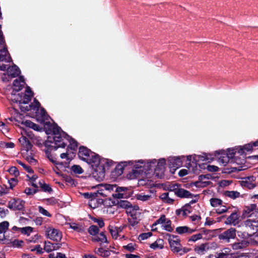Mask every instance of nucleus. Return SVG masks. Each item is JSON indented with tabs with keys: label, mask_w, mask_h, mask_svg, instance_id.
Returning a JSON list of instances; mask_svg holds the SVG:
<instances>
[{
	"label": "nucleus",
	"mask_w": 258,
	"mask_h": 258,
	"mask_svg": "<svg viewBox=\"0 0 258 258\" xmlns=\"http://www.w3.org/2000/svg\"><path fill=\"white\" fill-rule=\"evenodd\" d=\"M26 84L23 76H20L18 79L14 81L13 86V90L10 96V99L14 102L19 103L20 108L22 111L30 110L31 106L23 107L22 104H27L31 101L33 96V92L29 86H27L25 93H18L16 94L14 92H19L21 90Z\"/></svg>",
	"instance_id": "nucleus-1"
},
{
	"label": "nucleus",
	"mask_w": 258,
	"mask_h": 258,
	"mask_svg": "<svg viewBox=\"0 0 258 258\" xmlns=\"http://www.w3.org/2000/svg\"><path fill=\"white\" fill-rule=\"evenodd\" d=\"M49 132L52 133L53 137H48L45 146L47 148H52L54 150H56L58 148H64L67 145L64 140H69L70 136L56 124H51L46 133L49 134Z\"/></svg>",
	"instance_id": "nucleus-2"
},
{
	"label": "nucleus",
	"mask_w": 258,
	"mask_h": 258,
	"mask_svg": "<svg viewBox=\"0 0 258 258\" xmlns=\"http://www.w3.org/2000/svg\"><path fill=\"white\" fill-rule=\"evenodd\" d=\"M257 236V234L254 233L252 235H250L243 232L241 234V237L243 239L241 240H238L237 242L233 243L232 244V247L234 250H240L245 248L249 245L251 239V237Z\"/></svg>",
	"instance_id": "nucleus-3"
},
{
	"label": "nucleus",
	"mask_w": 258,
	"mask_h": 258,
	"mask_svg": "<svg viewBox=\"0 0 258 258\" xmlns=\"http://www.w3.org/2000/svg\"><path fill=\"white\" fill-rule=\"evenodd\" d=\"M0 61L10 62L12 59L8 50L4 36L0 38Z\"/></svg>",
	"instance_id": "nucleus-4"
},
{
	"label": "nucleus",
	"mask_w": 258,
	"mask_h": 258,
	"mask_svg": "<svg viewBox=\"0 0 258 258\" xmlns=\"http://www.w3.org/2000/svg\"><path fill=\"white\" fill-rule=\"evenodd\" d=\"M45 235L47 238L56 242L61 240L62 233L59 230L54 228L52 227H45Z\"/></svg>",
	"instance_id": "nucleus-5"
},
{
	"label": "nucleus",
	"mask_w": 258,
	"mask_h": 258,
	"mask_svg": "<svg viewBox=\"0 0 258 258\" xmlns=\"http://www.w3.org/2000/svg\"><path fill=\"white\" fill-rule=\"evenodd\" d=\"M168 242L170 244L171 250L173 252H178L182 249V245L180 244V241L177 236L168 234Z\"/></svg>",
	"instance_id": "nucleus-6"
},
{
	"label": "nucleus",
	"mask_w": 258,
	"mask_h": 258,
	"mask_svg": "<svg viewBox=\"0 0 258 258\" xmlns=\"http://www.w3.org/2000/svg\"><path fill=\"white\" fill-rule=\"evenodd\" d=\"M236 230L234 228L228 229L218 235L220 240L229 242L231 239H234L236 236Z\"/></svg>",
	"instance_id": "nucleus-7"
},
{
	"label": "nucleus",
	"mask_w": 258,
	"mask_h": 258,
	"mask_svg": "<svg viewBox=\"0 0 258 258\" xmlns=\"http://www.w3.org/2000/svg\"><path fill=\"white\" fill-rule=\"evenodd\" d=\"M25 202L20 199H13L9 201L8 207L14 211H23Z\"/></svg>",
	"instance_id": "nucleus-8"
},
{
	"label": "nucleus",
	"mask_w": 258,
	"mask_h": 258,
	"mask_svg": "<svg viewBox=\"0 0 258 258\" xmlns=\"http://www.w3.org/2000/svg\"><path fill=\"white\" fill-rule=\"evenodd\" d=\"M165 160L164 159H160L159 160L156 167L154 169V174L158 178H161L165 171Z\"/></svg>",
	"instance_id": "nucleus-9"
},
{
	"label": "nucleus",
	"mask_w": 258,
	"mask_h": 258,
	"mask_svg": "<svg viewBox=\"0 0 258 258\" xmlns=\"http://www.w3.org/2000/svg\"><path fill=\"white\" fill-rule=\"evenodd\" d=\"M89 160H86V162L89 164L91 165L93 168L98 167L99 165L102 162L105 161V160H101L99 155L92 152L90 153Z\"/></svg>",
	"instance_id": "nucleus-10"
},
{
	"label": "nucleus",
	"mask_w": 258,
	"mask_h": 258,
	"mask_svg": "<svg viewBox=\"0 0 258 258\" xmlns=\"http://www.w3.org/2000/svg\"><path fill=\"white\" fill-rule=\"evenodd\" d=\"M107 196V194L103 192L98 191L96 194V196L94 197L89 202V206L95 209L98 207L103 204V201L102 199L99 198V196Z\"/></svg>",
	"instance_id": "nucleus-11"
},
{
	"label": "nucleus",
	"mask_w": 258,
	"mask_h": 258,
	"mask_svg": "<svg viewBox=\"0 0 258 258\" xmlns=\"http://www.w3.org/2000/svg\"><path fill=\"white\" fill-rule=\"evenodd\" d=\"M182 158L180 157H170L168 159V165L170 168L176 169L182 165Z\"/></svg>",
	"instance_id": "nucleus-12"
},
{
	"label": "nucleus",
	"mask_w": 258,
	"mask_h": 258,
	"mask_svg": "<svg viewBox=\"0 0 258 258\" xmlns=\"http://www.w3.org/2000/svg\"><path fill=\"white\" fill-rule=\"evenodd\" d=\"M255 180V177L253 176L245 177L242 181L241 184L248 189H253L256 186V184L254 183Z\"/></svg>",
	"instance_id": "nucleus-13"
},
{
	"label": "nucleus",
	"mask_w": 258,
	"mask_h": 258,
	"mask_svg": "<svg viewBox=\"0 0 258 258\" xmlns=\"http://www.w3.org/2000/svg\"><path fill=\"white\" fill-rule=\"evenodd\" d=\"M239 215L236 212H233L228 216L225 222L227 225L236 226L239 223Z\"/></svg>",
	"instance_id": "nucleus-14"
},
{
	"label": "nucleus",
	"mask_w": 258,
	"mask_h": 258,
	"mask_svg": "<svg viewBox=\"0 0 258 258\" xmlns=\"http://www.w3.org/2000/svg\"><path fill=\"white\" fill-rule=\"evenodd\" d=\"M92 152V151L86 147L82 146L79 148L78 155L80 159L86 161V160H89L88 158L89 157L90 153Z\"/></svg>",
	"instance_id": "nucleus-15"
},
{
	"label": "nucleus",
	"mask_w": 258,
	"mask_h": 258,
	"mask_svg": "<svg viewBox=\"0 0 258 258\" xmlns=\"http://www.w3.org/2000/svg\"><path fill=\"white\" fill-rule=\"evenodd\" d=\"M7 74L11 78H15L19 76L21 71L18 66L15 64L10 66L7 68Z\"/></svg>",
	"instance_id": "nucleus-16"
},
{
	"label": "nucleus",
	"mask_w": 258,
	"mask_h": 258,
	"mask_svg": "<svg viewBox=\"0 0 258 258\" xmlns=\"http://www.w3.org/2000/svg\"><path fill=\"white\" fill-rule=\"evenodd\" d=\"M210 248L209 243H202L199 245L195 246V251L199 254H204Z\"/></svg>",
	"instance_id": "nucleus-17"
},
{
	"label": "nucleus",
	"mask_w": 258,
	"mask_h": 258,
	"mask_svg": "<svg viewBox=\"0 0 258 258\" xmlns=\"http://www.w3.org/2000/svg\"><path fill=\"white\" fill-rule=\"evenodd\" d=\"M175 195L181 198H192V194L188 190L179 188L176 190Z\"/></svg>",
	"instance_id": "nucleus-18"
},
{
	"label": "nucleus",
	"mask_w": 258,
	"mask_h": 258,
	"mask_svg": "<svg viewBox=\"0 0 258 258\" xmlns=\"http://www.w3.org/2000/svg\"><path fill=\"white\" fill-rule=\"evenodd\" d=\"M19 141L23 146L24 150L26 152H28L31 149L32 144L28 138L25 137H23L19 139Z\"/></svg>",
	"instance_id": "nucleus-19"
},
{
	"label": "nucleus",
	"mask_w": 258,
	"mask_h": 258,
	"mask_svg": "<svg viewBox=\"0 0 258 258\" xmlns=\"http://www.w3.org/2000/svg\"><path fill=\"white\" fill-rule=\"evenodd\" d=\"M224 194L226 197H229L233 200H235L239 197H242V196L240 195V192L237 191L226 190L224 191Z\"/></svg>",
	"instance_id": "nucleus-20"
},
{
	"label": "nucleus",
	"mask_w": 258,
	"mask_h": 258,
	"mask_svg": "<svg viewBox=\"0 0 258 258\" xmlns=\"http://www.w3.org/2000/svg\"><path fill=\"white\" fill-rule=\"evenodd\" d=\"M253 149L252 144H247L243 146V147H238V151L237 153L240 154V155H243L245 154V151H250L252 150Z\"/></svg>",
	"instance_id": "nucleus-21"
},
{
	"label": "nucleus",
	"mask_w": 258,
	"mask_h": 258,
	"mask_svg": "<svg viewBox=\"0 0 258 258\" xmlns=\"http://www.w3.org/2000/svg\"><path fill=\"white\" fill-rule=\"evenodd\" d=\"M92 241L94 242H100L101 243H108L107 237L104 232H101L99 235L92 238Z\"/></svg>",
	"instance_id": "nucleus-22"
},
{
	"label": "nucleus",
	"mask_w": 258,
	"mask_h": 258,
	"mask_svg": "<svg viewBox=\"0 0 258 258\" xmlns=\"http://www.w3.org/2000/svg\"><path fill=\"white\" fill-rule=\"evenodd\" d=\"M195 231L194 229H191L187 226H180L176 228V231L179 234L184 233H191Z\"/></svg>",
	"instance_id": "nucleus-23"
},
{
	"label": "nucleus",
	"mask_w": 258,
	"mask_h": 258,
	"mask_svg": "<svg viewBox=\"0 0 258 258\" xmlns=\"http://www.w3.org/2000/svg\"><path fill=\"white\" fill-rule=\"evenodd\" d=\"M108 229L112 238L114 239H117L119 235V231L117 227L110 225L108 227Z\"/></svg>",
	"instance_id": "nucleus-24"
},
{
	"label": "nucleus",
	"mask_w": 258,
	"mask_h": 258,
	"mask_svg": "<svg viewBox=\"0 0 258 258\" xmlns=\"http://www.w3.org/2000/svg\"><path fill=\"white\" fill-rule=\"evenodd\" d=\"M56 245H54L53 243L49 241H45L44 243V250L47 252H50L53 250H56L55 248Z\"/></svg>",
	"instance_id": "nucleus-25"
},
{
	"label": "nucleus",
	"mask_w": 258,
	"mask_h": 258,
	"mask_svg": "<svg viewBox=\"0 0 258 258\" xmlns=\"http://www.w3.org/2000/svg\"><path fill=\"white\" fill-rule=\"evenodd\" d=\"M136 198L137 200L147 202L149 201L152 198L151 195H145L143 193L137 194L136 195Z\"/></svg>",
	"instance_id": "nucleus-26"
},
{
	"label": "nucleus",
	"mask_w": 258,
	"mask_h": 258,
	"mask_svg": "<svg viewBox=\"0 0 258 258\" xmlns=\"http://www.w3.org/2000/svg\"><path fill=\"white\" fill-rule=\"evenodd\" d=\"M160 199H161L164 202L171 204L173 203L174 200L171 198L169 197V193L168 192H164L162 194L159 196Z\"/></svg>",
	"instance_id": "nucleus-27"
},
{
	"label": "nucleus",
	"mask_w": 258,
	"mask_h": 258,
	"mask_svg": "<svg viewBox=\"0 0 258 258\" xmlns=\"http://www.w3.org/2000/svg\"><path fill=\"white\" fill-rule=\"evenodd\" d=\"M150 247L153 249L157 248L162 249L163 248L162 241L160 239L157 240L154 243L151 244Z\"/></svg>",
	"instance_id": "nucleus-28"
},
{
	"label": "nucleus",
	"mask_w": 258,
	"mask_h": 258,
	"mask_svg": "<svg viewBox=\"0 0 258 258\" xmlns=\"http://www.w3.org/2000/svg\"><path fill=\"white\" fill-rule=\"evenodd\" d=\"M229 157L226 154H224L220 156L219 158V162L223 164V166H225L229 161Z\"/></svg>",
	"instance_id": "nucleus-29"
},
{
	"label": "nucleus",
	"mask_w": 258,
	"mask_h": 258,
	"mask_svg": "<svg viewBox=\"0 0 258 258\" xmlns=\"http://www.w3.org/2000/svg\"><path fill=\"white\" fill-rule=\"evenodd\" d=\"M256 206L255 204H251L250 205L247 206L244 210V213L246 216H249L251 214V212L255 210Z\"/></svg>",
	"instance_id": "nucleus-30"
},
{
	"label": "nucleus",
	"mask_w": 258,
	"mask_h": 258,
	"mask_svg": "<svg viewBox=\"0 0 258 258\" xmlns=\"http://www.w3.org/2000/svg\"><path fill=\"white\" fill-rule=\"evenodd\" d=\"M211 206L213 207H217L221 206L223 203V201L218 198H212L210 200Z\"/></svg>",
	"instance_id": "nucleus-31"
},
{
	"label": "nucleus",
	"mask_w": 258,
	"mask_h": 258,
	"mask_svg": "<svg viewBox=\"0 0 258 258\" xmlns=\"http://www.w3.org/2000/svg\"><path fill=\"white\" fill-rule=\"evenodd\" d=\"M163 229L168 232H172L173 230L171 226V221L167 219L164 225H162Z\"/></svg>",
	"instance_id": "nucleus-32"
},
{
	"label": "nucleus",
	"mask_w": 258,
	"mask_h": 258,
	"mask_svg": "<svg viewBox=\"0 0 258 258\" xmlns=\"http://www.w3.org/2000/svg\"><path fill=\"white\" fill-rule=\"evenodd\" d=\"M99 231V229L96 225H91L88 229V232L90 235L95 236Z\"/></svg>",
	"instance_id": "nucleus-33"
},
{
	"label": "nucleus",
	"mask_w": 258,
	"mask_h": 258,
	"mask_svg": "<svg viewBox=\"0 0 258 258\" xmlns=\"http://www.w3.org/2000/svg\"><path fill=\"white\" fill-rule=\"evenodd\" d=\"M68 141H69L70 142V144L67 149H68L69 150L71 149L73 151H76L78 146L77 142L73 139L69 138V140Z\"/></svg>",
	"instance_id": "nucleus-34"
},
{
	"label": "nucleus",
	"mask_w": 258,
	"mask_h": 258,
	"mask_svg": "<svg viewBox=\"0 0 258 258\" xmlns=\"http://www.w3.org/2000/svg\"><path fill=\"white\" fill-rule=\"evenodd\" d=\"M9 223L7 221H4L0 223V232L4 235V233L8 229Z\"/></svg>",
	"instance_id": "nucleus-35"
},
{
	"label": "nucleus",
	"mask_w": 258,
	"mask_h": 258,
	"mask_svg": "<svg viewBox=\"0 0 258 258\" xmlns=\"http://www.w3.org/2000/svg\"><path fill=\"white\" fill-rule=\"evenodd\" d=\"M39 183L43 191L49 192L52 191L51 187L49 184L43 183V181H39Z\"/></svg>",
	"instance_id": "nucleus-36"
},
{
	"label": "nucleus",
	"mask_w": 258,
	"mask_h": 258,
	"mask_svg": "<svg viewBox=\"0 0 258 258\" xmlns=\"http://www.w3.org/2000/svg\"><path fill=\"white\" fill-rule=\"evenodd\" d=\"M8 172L15 177H18L20 173L18 168L15 166H12L8 169Z\"/></svg>",
	"instance_id": "nucleus-37"
},
{
	"label": "nucleus",
	"mask_w": 258,
	"mask_h": 258,
	"mask_svg": "<svg viewBox=\"0 0 258 258\" xmlns=\"http://www.w3.org/2000/svg\"><path fill=\"white\" fill-rule=\"evenodd\" d=\"M16 162L18 164L21 165L23 167V168L28 173H33V170L29 166L26 165L23 162H22L21 161L17 160Z\"/></svg>",
	"instance_id": "nucleus-38"
},
{
	"label": "nucleus",
	"mask_w": 258,
	"mask_h": 258,
	"mask_svg": "<svg viewBox=\"0 0 258 258\" xmlns=\"http://www.w3.org/2000/svg\"><path fill=\"white\" fill-rule=\"evenodd\" d=\"M71 170L75 174H81L83 172V170L81 167L77 165L72 166Z\"/></svg>",
	"instance_id": "nucleus-39"
},
{
	"label": "nucleus",
	"mask_w": 258,
	"mask_h": 258,
	"mask_svg": "<svg viewBox=\"0 0 258 258\" xmlns=\"http://www.w3.org/2000/svg\"><path fill=\"white\" fill-rule=\"evenodd\" d=\"M118 205L120 207L124 208L127 210L128 208H130L131 203L127 201L120 200L119 202H118Z\"/></svg>",
	"instance_id": "nucleus-40"
},
{
	"label": "nucleus",
	"mask_w": 258,
	"mask_h": 258,
	"mask_svg": "<svg viewBox=\"0 0 258 258\" xmlns=\"http://www.w3.org/2000/svg\"><path fill=\"white\" fill-rule=\"evenodd\" d=\"M33 228L30 226L23 227L20 229V232L22 234L30 235V234L33 231Z\"/></svg>",
	"instance_id": "nucleus-41"
},
{
	"label": "nucleus",
	"mask_w": 258,
	"mask_h": 258,
	"mask_svg": "<svg viewBox=\"0 0 258 258\" xmlns=\"http://www.w3.org/2000/svg\"><path fill=\"white\" fill-rule=\"evenodd\" d=\"M100 186L102 187V188L100 190V192H101L103 189L106 190V191H110L113 190L115 187L113 185L108 184H101L100 185Z\"/></svg>",
	"instance_id": "nucleus-42"
},
{
	"label": "nucleus",
	"mask_w": 258,
	"mask_h": 258,
	"mask_svg": "<svg viewBox=\"0 0 258 258\" xmlns=\"http://www.w3.org/2000/svg\"><path fill=\"white\" fill-rule=\"evenodd\" d=\"M167 219L166 218V217L164 215H162L160 218H159L158 220L156 221V222L153 224L152 228L154 226L157 225V224H164V223L166 222Z\"/></svg>",
	"instance_id": "nucleus-43"
},
{
	"label": "nucleus",
	"mask_w": 258,
	"mask_h": 258,
	"mask_svg": "<svg viewBox=\"0 0 258 258\" xmlns=\"http://www.w3.org/2000/svg\"><path fill=\"white\" fill-rule=\"evenodd\" d=\"M202 238V234L201 233H198L197 234H195L190 236V237L188 239V241H193L195 242L198 240L201 239Z\"/></svg>",
	"instance_id": "nucleus-44"
},
{
	"label": "nucleus",
	"mask_w": 258,
	"mask_h": 258,
	"mask_svg": "<svg viewBox=\"0 0 258 258\" xmlns=\"http://www.w3.org/2000/svg\"><path fill=\"white\" fill-rule=\"evenodd\" d=\"M12 245L14 247H21L22 246L24 242L22 240L15 239L12 242Z\"/></svg>",
	"instance_id": "nucleus-45"
},
{
	"label": "nucleus",
	"mask_w": 258,
	"mask_h": 258,
	"mask_svg": "<svg viewBox=\"0 0 258 258\" xmlns=\"http://www.w3.org/2000/svg\"><path fill=\"white\" fill-rule=\"evenodd\" d=\"M38 211L40 213H41L44 216H47L48 217H51V215L46 210L44 209L41 206L38 207Z\"/></svg>",
	"instance_id": "nucleus-46"
},
{
	"label": "nucleus",
	"mask_w": 258,
	"mask_h": 258,
	"mask_svg": "<svg viewBox=\"0 0 258 258\" xmlns=\"http://www.w3.org/2000/svg\"><path fill=\"white\" fill-rule=\"evenodd\" d=\"M238 149H229L228 150L227 153H226V155H228L230 158H232L234 156V155L236 154V152H237Z\"/></svg>",
	"instance_id": "nucleus-47"
},
{
	"label": "nucleus",
	"mask_w": 258,
	"mask_h": 258,
	"mask_svg": "<svg viewBox=\"0 0 258 258\" xmlns=\"http://www.w3.org/2000/svg\"><path fill=\"white\" fill-rule=\"evenodd\" d=\"M9 188L5 185H0V196L7 194L9 192Z\"/></svg>",
	"instance_id": "nucleus-48"
},
{
	"label": "nucleus",
	"mask_w": 258,
	"mask_h": 258,
	"mask_svg": "<svg viewBox=\"0 0 258 258\" xmlns=\"http://www.w3.org/2000/svg\"><path fill=\"white\" fill-rule=\"evenodd\" d=\"M96 194L97 192H85L83 195L85 198L91 200L92 199L96 196Z\"/></svg>",
	"instance_id": "nucleus-49"
},
{
	"label": "nucleus",
	"mask_w": 258,
	"mask_h": 258,
	"mask_svg": "<svg viewBox=\"0 0 258 258\" xmlns=\"http://www.w3.org/2000/svg\"><path fill=\"white\" fill-rule=\"evenodd\" d=\"M126 213L128 216H130L133 219H136L137 217V213L135 212L132 209L130 208H128L126 210Z\"/></svg>",
	"instance_id": "nucleus-50"
},
{
	"label": "nucleus",
	"mask_w": 258,
	"mask_h": 258,
	"mask_svg": "<svg viewBox=\"0 0 258 258\" xmlns=\"http://www.w3.org/2000/svg\"><path fill=\"white\" fill-rule=\"evenodd\" d=\"M152 235V233L151 232H147V233H143L140 235L139 238L141 240H145V239H147V238H148L149 237H150V236H151Z\"/></svg>",
	"instance_id": "nucleus-51"
},
{
	"label": "nucleus",
	"mask_w": 258,
	"mask_h": 258,
	"mask_svg": "<svg viewBox=\"0 0 258 258\" xmlns=\"http://www.w3.org/2000/svg\"><path fill=\"white\" fill-rule=\"evenodd\" d=\"M228 208L225 206L221 205L220 207L216 210V213L218 214H221L225 213L227 211Z\"/></svg>",
	"instance_id": "nucleus-52"
},
{
	"label": "nucleus",
	"mask_w": 258,
	"mask_h": 258,
	"mask_svg": "<svg viewBox=\"0 0 258 258\" xmlns=\"http://www.w3.org/2000/svg\"><path fill=\"white\" fill-rule=\"evenodd\" d=\"M0 130L3 132L4 133H7L9 131V128L8 127H7L6 124H5L4 122H0Z\"/></svg>",
	"instance_id": "nucleus-53"
},
{
	"label": "nucleus",
	"mask_w": 258,
	"mask_h": 258,
	"mask_svg": "<svg viewBox=\"0 0 258 258\" xmlns=\"http://www.w3.org/2000/svg\"><path fill=\"white\" fill-rule=\"evenodd\" d=\"M125 166H126V162H121L117 165L116 169L119 170L120 171V173H122Z\"/></svg>",
	"instance_id": "nucleus-54"
},
{
	"label": "nucleus",
	"mask_w": 258,
	"mask_h": 258,
	"mask_svg": "<svg viewBox=\"0 0 258 258\" xmlns=\"http://www.w3.org/2000/svg\"><path fill=\"white\" fill-rule=\"evenodd\" d=\"M123 247L130 252H132L135 249L133 243H129L126 245H124Z\"/></svg>",
	"instance_id": "nucleus-55"
},
{
	"label": "nucleus",
	"mask_w": 258,
	"mask_h": 258,
	"mask_svg": "<svg viewBox=\"0 0 258 258\" xmlns=\"http://www.w3.org/2000/svg\"><path fill=\"white\" fill-rule=\"evenodd\" d=\"M70 227L72 229L79 232H80L83 230L82 228L80 226H79V225L76 223H72L70 224Z\"/></svg>",
	"instance_id": "nucleus-56"
},
{
	"label": "nucleus",
	"mask_w": 258,
	"mask_h": 258,
	"mask_svg": "<svg viewBox=\"0 0 258 258\" xmlns=\"http://www.w3.org/2000/svg\"><path fill=\"white\" fill-rule=\"evenodd\" d=\"M190 219L193 222H194L195 224H197L200 221L201 218L200 216L195 215L190 216Z\"/></svg>",
	"instance_id": "nucleus-57"
},
{
	"label": "nucleus",
	"mask_w": 258,
	"mask_h": 258,
	"mask_svg": "<svg viewBox=\"0 0 258 258\" xmlns=\"http://www.w3.org/2000/svg\"><path fill=\"white\" fill-rule=\"evenodd\" d=\"M32 251H36L38 254H42L43 252V248L40 245H35L34 249H32Z\"/></svg>",
	"instance_id": "nucleus-58"
},
{
	"label": "nucleus",
	"mask_w": 258,
	"mask_h": 258,
	"mask_svg": "<svg viewBox=\"0 0 258 258\" xmlns=\"http://www.w3.org/2000/svg\"><path fill=\"white\" fill-rule=\"evenodd\" d=\"M228 253L226 252H221L217 253L216 255V258H227L228 257Z\"/></svg>",
	"instance_id": "nucleus-59"
},
{
	"label": "nucleus",
	"mask_w": 258,
	"mask_h": 258,
	"mask_svg": "<svg viewBox=\"0 0 258 258\" xmlns=\"http://www.w3.org/2000/svg\"><path fill=\"white\" fill-rule=\"evenodd\" d=\"M9 183L10 184V187L11 189H13V187L16 185L17 183V180L15 178H11L9 180Z\"/></svg>",
	"instance_id": "nucleus-60"
},
{
	"label": "nucleus",
	"mask_w": 258,
	"mask_h": 258,
	"mask_svg": "<svg viewBox=\"0 0 258 258\" xmlns=\"http://www.w3.org/2000/svg\"><path fill=\"white\" fill-rule=\"evenodd\" d=\"M178 189V185L177 184H173L171 185H170L169 187H168V190L170 191H174L175 195L176 190Z\"/></svg>",
	"instance_id": "nucleus-61"
},
{
	"label": "nucleus",
	"mask_w": 258,
	"mask_h": 258,
	"mask_svg": "<svg viewBox=\"0 0 258 258\" xmlns=\"http://www.w3.org/2000/svg\"><path fill=\"white\" fill-rule=\"evenodd\" d=\"M207 170L210 172L217 171L219 168L217 166L214 165H208L207 167Z\"/></svg>",
	"instance_id": "nucleus-62"
},
{
	"label": "nucleus",
	"mask_w": 258,
	"mask_h": 258,
	"mask_svg": "<svg viewBox=\"0 0 258 258\" xmlns=\"http://www.w3.org/2000/svg\"><path fill=\"white\" fill-rule=\"evenodd\" d=\"M24 192L27 195H31L34 194L36 192V190L33 189L31 188L27 187L25 189Z\"/></svg>",
	"instance_id": "nucleus-63"
},
{
	"label": "nucleus",
	"mask_w": 258,
	"mask_h": 258,
	"mask_svg": "<svg viewBox=\"0 0 258 258\" xmlns=\"http://www.w3.org/2000/svg\"><path fill=\"white\" fill-rule=\"evenodd\" d=\"M188 208H189V206L186 207H184L182 208L183 216H186L188 214L190 213V211L188 209Z\"/></svg>",
	"instance_id": "nucleus-64"
}]
</instances>
